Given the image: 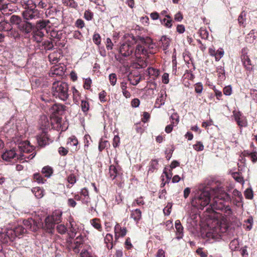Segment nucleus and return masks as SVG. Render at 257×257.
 Returning a JSON list of instances; mask_svg holds the SVG:
<instances>
[{
    "label": "nucleus",
    "mask_w": 257,
    "mask_h": 257,
    "mask_svg": "<svg viewBox=\"0 0 257 257\" xmlns=\"http://www.w3.org/2000/svg\"><path fill=\"white\" fill-rule=\"evenodd\" d=\"M148 71L149 75L151 76H153L156 77L159 75V71L158 69H155L153 67L148 68Z\"/></svg>",
    "instance_id": "nucleus-51"
},
{
    "label": "nucleus",
    "mask_w": 257,
    "mask_h": 257,
    "mask_svg": "<svg viewBox=\"0 0 257 257\" xmlns=\"http://www.w3.org/2000/svg\"><path fill=\"white\" fill-rule=\"evenodd\" d=\"M216 55H215V59L216 61H218L224 55V50L222 48H219L216 51Z\"/></svg>",
    "instance_id": "nucleus-54"
},
{
    "label": "nucleus",
    "mask_w": 257,
    "mask_h": 257,
    "mask_svg": "<svg viewBox=\"0 0 257 257\" xmlns=\"http://www.w3.org/2000/svg\"><path fill=\"white\" fill-rule=\"evenodd\" d=\"M42 49L51 50L53 48L54 45L51 41L46 40L42 42Z\"/></svg>",
    "instance_id": "nucleus-41"
},
{
    "label": "nucleus",
    "mask_w": 257,
    "mask_h": 257,
    "mask_svg": "<svg viewBox=\"0 0 257 257\" xmlns=\"http://www.w3.org/2000/svg\"><path fill=\"white\" fill-rule=\"evenodd\" d=\"M36 140L39 146L41 147H44L53 142V140L49 139L48 134L44 131L37 136Z\"/></svg>",
    "instance_id": "nucleus-11"
},
{
    "label": "nucleus",
    "mask_w": 257,
    "mask_h": 257,
    "mask_svg": "<svg viewBox=\"0 0 257 257\" xmlns=\"http://www.w3.org/2000/svg\"><path fill=\"white\" fill-rule=\"evenodd\" d=\"M33 4L40 9H46L52 7L50 0H32Z\"/></svg>",
    "instance_id": "nucleus-18"
},
{
    "label": "nucleus",
    "mask_w": 257,
    "mask_h": 257,
    "mask_svg": "<svg viewBox=\"0 0 257 257\" xmlns=\"http://www.w3.org/2000/svg\"><path fill=\"white\" fill-rule=\"evenodd\" d=\"M199 33L202 39H207L208 38L209 33L205 28H201L199 30Z\"/></svg>",
    "instance_id": "nucleus-48"
},
{
    "label": "nucleus",
    "mask_w": 257,
    "mask_h": 257,
    "mask_svg": "<svg viewBox=\"0 0 257 257\" xmlns=\"http://www.w3.org/2000/svg\"><path fill=\"white\" fill-rule=\"evenodd\" d=\"M93 42L97 45H99L101 43V37L99 34L95 33L92 38Z\"/></svg>",
    "instance_id": "nucleus-55"
},
{
    "label": "nucleus",
    "mask_w": 257,
    "mask_h": 257,
    "mask_svg": "<svg viewBox=\"0 0 257 257\" xmlns=\"http://www.w3.org/2000/svg\"><path fill=\"white\" fill-rule=\"evenodd\" d=\"M165 18L164 19H161L160 18V22L161 24L163 25H164L165 27L168 28H171L172 26V20L171 19V17L169 15H166Z\"/></svg>",
    "instance_id": "nucleus-32"
},
{
    "label": "nucleus",
    "mask_w": 257,
    "mask_h": 257,
    "mask_svg": "<svg viewBox=\"0 0 257 257\" xmlns=\"http://www.w3.org/2000/svg\"><path fill=\"white\" fill-rule=\"evenodd\" d=\"M56 223L53 221L52 217L48 216L45 219V224H42V226L49 233H53Z\"/></svg>",
    "instance_id": "nucleus-15"
},
{
    "label": "nucleus",
    "mask_w": 257,
    "mask_h": 257,
    "mask_svg": "<svg viewBox=\"0 0 257 257\" xmlns=\"http://www.w3.org/2000/svg\"><path fill=\"white\" fill-rule=\"evenodd\" d=\"M7 35L8 37L13 38L15 40L19 39L20 38V34L19 32L15 29H11L7 30Z\"/></svg>",
    "instance_id": "nucleus-36"
},
{
    "label": "nucleus",
    "mask_w": 257,
    "mask_h": 257,
    "mask_svg": "<svg viewBox=\"0 0 257 257\" xmlns=\"http://www.w3.org/2000/svg\"><path fill=\"white\" fill-rule=\"evenodd\" d=\"M171 40L166 36H163L160 40V45L163 50H166L170 46Z\"/></svg>",
    "instance_id": "nucleus-29"
},
{
    "label": "nucleus",
    "mask_w": 257,
    "mask_h": 257,
    "mask_svg": "<svg viewBox=\"0 0 257 257\" xmlns=\"http://www.w3.org/2000/svg\"><path fill=\"white\" fill-rule=\"evenodd\" d=\"M39 123L41 124L42 126L44 127H48L49 124L48 119L45 115H42L41 116Z\"/></svg>",
    "instance_id": "nucleus-52"
},
{
    "label": "nucleus",
    "mask_w": 257,
    "mask_h": 257,
    "mask_svg": "<svg viewBox=\"0 0 257 257\" xmlns=\"http://www.w3.org/2000/svg\"><path fill=\"white\" fill-rule=\"evenodd\" d=\"M62 55L60 52L55 51L49 55L48 58L49 61L53 64H55L59 62L60 58L62 57Z\"/></svg>",
    "instance_id": "nucleus-26"
},
{
    "label": "nucleus",
    "mask_w": 257,
    "mask_h": 257,
    "mask_svg": "<svg viewBox=\"0 0 257 257\" xmlns=\"http://www.w3.org/2000/svg\"><path fill=\"white\" fill-rule=\"evenodd\" d=\"M241 61L243 63L244 66L248 70L252 69V66L251 61L248 58V56L245 54H243L241 57Z\"/></svg>",
    "instance_id": "nucleus-30"
},
{
    "label": "nucleus",
    "mask_w": 257,
    "mask_h": 257,
    "mask_svg": "<svg viewBox=\"0 0 257 257\" xmlns=\"http://www.w3.org/2000/svg\"><path fill=\"white\" fill-rule=\"evenodd\" d=\"M62 3L71 8L76 9L78 8V4L74 0H62Z\"/></svg>",
    "instance_id": "nucleus-39"
},
{
    "label": "nucleus",
    "mask_w": 257,
    "mask_h": 257,
    "mask_svg": "<svg viewBox=\"0 0 257 257\" xmlns=\"http://www.w3.org/2000/svg\"><path fill=\"white\" fill-rule=\"evenodd\" d=\"M109 79L111 85L112 86L115 85L117 80L116 75L115 73H111L109 74Z\"/></svg>",
    "instance_id": "nucleus-57"
},
{
    "label": "nucleus",
    "mask_w": 257,
    "mask_h": 257,
    "mask_svg": "<svg viewBox=\"0 0 257 257\" xmlns=\"http://www.w3.org/2000/svg\"><path fill=\"white\" fill-rule=\"evenodd\" d=\"M134 47L128 43H124L121 45L119 48V53L123 57H128L132 54Z\"/></svg>",
    "instance_id": "nucleus-13"
},
{
    "label": "nucleus",
    "mask_w": 257,
    "mask_h": 257,
    "mask_svg": "<svg viewBox=\"0 0 257 257\" xmlns=\"http://www.w3.org/2000/svg\"><path fill=\"white\" fill-rule=\"evenodd\" d=\"M56 230L59 233L63 234H65L67 232V228L65 226V225L61 224H58L57 226Z\"/></svg>",
    "instance_id": "nucleus-50"
},
{
    "label": "nucleus",
    "mask_w": 257,
    "mask_h": 257,
    "mask_svg": "<svg viewBox=\"0 0 257 257\" xmlns=\"http://www.w3.org/2000/svg\"><path fill=\"white\" fill-rule=\"evenodd\" d=\"M120 173V168L113 165H110L109 169V174L110 178L114 180Z\"/></svg>",
    "instance_id": "nucleus-24"
},
{
    "label": "nucleus",
    "mask_w": 257,
    "mask_h": 257,
    "mask_svg": "<svg viewBox=\"0 0 257 257\" xmlns=\"http://www.w3.org/2000/svg\"><path fill=\"white\" fill-rule=\"evenodd\" d=\"M192 205L198 209L202 210L210 202L206 209L208 212L223 213L226 217H230L232 210L228 204L231 201L230 196L221 186L210 188L200 185L194 192Z\"/></svg>",
    "instance_id": "nucleus-1"
},
{
    "label": "nucleus",
    "mask_w": 257,
    "mask_h": 257,
    "mask_svg": "<svg viewBox=\"0 0 257 257\" xmlns=\"http://www.w3.org/2000/svg\"><path fill=\"white\" fill-rule=\"evenodd\" d=\"M233 116L235 120L240 127H246L247 125V121L246 117L240 111H233Z\"/></svg>",
    "instance_id": "nucleus-14"
},
{
    "label": "nucleus",
    "mask_w": 257,
    "mask_h": 257,
    "mask_svg": "<svg viewBox=\"0 0 257 257\" xmlns=\"http://www.w3.org/2000/svg\"><path fill=\"white\" fill-rule=\"evenodd\" d=\"M108 143L107 141H103L101 140L99 143L98 149L100 152H101L107 146Z\"/></svg>",
    "instance_id": "nucleus-59"
},
{
    "label": "nucleus",
    "mask_w": 257,
    "mask_h": 257,
    "mask_svg": "<svg viewBox=\"0 0 257 257\" xmlns=\"http://www.w3.org/2000/svg\"><path fill=\"white\" fill-rule=\"evenodd\" d=\"M175 226L176 229V238L178 240H180L183 236V227L179 220H176Z\"/></svg>",
    "instance_id": "nucleus-23"
},
{
    "label": "nucleus",
    "mask_w": 257,
    "mask_h": 257,
    "mask_svg": "<svg viewBox=\"0 0 257 257\" xmlns=\"http://www.w3.org/2000/svg\"><path fill=\"white\" fill-rule=\"evenodd\" d=\"M62 212L60 210H56L53 212L52 214L50 216L53 219V221L56 223H59L62 221Z\"/></svg>",
    "instance_id": "nucleus-28"
},
{
    "label": "nucleus",
    "mask_w": 257,
    "mask_h": 257,
    "mask_svg": "<svg viewBox=\"0 0 257 257\" xmlns=\"http://www.w3.org/2000/svg\"><path fill=\"white\" fill-rule=\"evenodd\" d=\"M66 108V106L60 103L53 104L51 107V112L55 115H62Z\"/></svg>",
    "instance_id": "nucleus-19"
},
{
    "label": "nucleus",
    "mask_w": 257,
    "mask_h": 257,
    "mask_svg": "<svg viewBox=\"0 0 257 257\" xmlns=\"http://www.w3.org/2000/svg\"><path fill=\"white\" fill-rule=\"evenodd\" d=\"M93 14L89 10H86L84 12V18L87 21H90L92 19Z\"/></svg>",
    "instance_id": "nucleus-58"
},
{
    "label": "nucleus",
    "mask_w": 257,
    "mask_h": 257,
    "mask_svg": "<svg viewBox=\"0 0 257 257\" xmlns=\"http://www.w3.org/2000/svg\"><path fill=\"white\" fill-rule=\"evenodd\" d=\"M257 38V32L252 30L245 37V41L248 43H253Z\"/></svg>",
    "instance_id": "nucleus-31"
},
{
    "label": "nucleus",
    "mask_w": 257,
    "mask_h": 257,
    "mask_svg": "<svg viewBox=\"0 0 257 257\" xmlns=\"http://www.w3.org/2000/svg\"><path fill=\"white\" fill-rule=\"evenodd\" d=\"M75 198H69L67 200V205L69 207H75L77 204Z\"/></svg>",
    "instance_id": "nucleus-64"
},
{
    "label": "nucleus",
    "mask_w": 257,
    "mask_h": 257,
    "mask_svg": "<svg viewBox=\"0 0 257 257\" xmlns=\"http://www.w3.org/2000/svg\"><path fill=\"white\" fill-rule=\"evenodd\" d=\"M74 198L77 201H81L84 204H88L90 202L88 190L85 188L81 190L80 194H75Z\"/></svg>",
    "instance_id": "nucleus-10"
},
{
    "label": "nucleus",
    "mask_w": 257,
    "mask_h": 257,
    "mask_svg": "<svg viewBox=\"0 0 257 257\" xmlns=\"http://www.w3.org/2000/svg\"><path fill=\"white\" fill-rule=\"evenodd\" d=\"M141 43L145 46L146 48L148 50V52H151V50L154 48L155 45L153 42V40L150 37L142 38L141 39Z\"/></svg>",
    "instance_id": "nucleus-21"
},
{
    "label": "nucleus",
    "mask_w": 257,
    "mask_h": 257,
    "mask_svg": "<svg viewBox=\"0 0 257 257\" xmlns=\"http://www.w3.org/2000/svg\"><path fill=\"white\" fill-rule=\"evenodd\" d=\"M91 224L93 227L96 229L100 231L101 229V226L98 219L95 218L91 220Z\"/></svg>",
    "instance_id": "nucleus-49"
},
{
    "label": "nucleus",
    "mask_w": 257,
    "mask_h": 257,
    "mask_svg": "<svg viewBox=\"0 0 257 257\" xmlns=\"http://www.w3.org/2000/svg\"><path fill=\"white\" fill-rule=\"evenodd\" d=\"M239 247V241L237 239H234L229 243V247L232 251L237 250Z\"/></svg>",
    "instance_id": "nucleus-44"
},
{
    "label": "nucleus",
    "mask_w": 257,
    "mask_h": 257,
    "mask_svg": "<svg viewBox=\"0 0 257 257\" xmlns=\"http://www.w3.org/2000/svg\"><path fill=\"white\" fill-rule=\"evenodd\" d=\"M167 97L166 92L161 91L159 93V97L156 99V103L158 104L159 106L165 104V101Z\"/></svg>",
    "instance_id": "nucleus-33"
},
{
    "label": "nucleus",
    "mask_w": 257,
    "mask_h": 257,
    "mask_svg": "<svg viewBox=\"0 0 257 257\" xmlns=\"http://www.w3.org/2000/svg\"><path fill=\"white\" fill-rule=\"evenodd\" d=\"M16 148H13L10 150H6L2 155L3 159L7 162H10L12 160L18 158Z\"/></svg>",
    "instance_id": "nucleus-12"
},
{
    "label": "nucleus",
    "mask_w": 257,
    "mask_h": 257,
    "mask_svg": "<svg viewBox=\"0 0 257 257\" xmlns=\"http://www.w3.org/2000/svg\"><path fill=\"white\" fill-rule=\"evenodd\" d=\"M44 36V32L41 30H35L33 32V38L37 43H40L42 41Z\"/></svg>",
    "instance_id": "nucleus-27"
},
{
    "label": "nucleus",
    "mask_w": 257,
    "mask_h": 257,
    "mask_svg": "<svg viewBox=\"0 0 257 257\" xmlns=\"http://www.w3.org/2000/svg\"><path fill=\"white\" fill-rule=\"evenodd\" d=\"M51 36L58 39L60 40L61 39V36L62 33L61 31H52L51 33Z\"/></svg>",
    "instance_id": "nucleus-61"
},
{
    "label": "nucleus",
    "mask_w": 257,
    "mask_h": 257,
    "mask_svg": "<svg viewBox=\"0 0 257 257\" xmlns=\"http://www.w3.org/2000/svg\"><path fill=\"white\" fill-rule=\"evenodd\" d=\"M247 154L250 157L252 163H255L257 161V152L247 153Z\"/></svg>",
    "instance_id": "nucleus-63"
},
{
    "label": "nucleus",
    "mask_w": 257,
    "mask_h": 257,
    "mask_svg": "<svg viewBox=\"0 0 257 257\" xmlns=\"http://www.w3.org/2000/svg\"><path fill=\"white\" fill-rule=\"evenodd\" d=\"M42 173L45 175L46 177L49 178L51 176L53 173V170L49 166H45L43 168L42 170Z\"/></svg>",
    "instance_id": "nucleus-43"
},
{
    "label": "nucleus",
    "mask_w": 257,
    "mask_h": 257,
    "mask_svg": "<svg viewBox=\"0 0 257 257\" xmlns=\"http://www.w3.org/2000/svg\"><path fill=\"white\" fill-rule=\"evenodd\" d=\"M246 13L245 11H243L240 14L237 19L239 26H242V27H245L246 25Z\"/></svg>",
    "instance_id": "nucleus-34"
},
{
    "label": "nucleus",
    "mask_w": 257,
    "mask_h": 257,
    "mask_svg": "<svg viewBox=\"0 0 257 257\" xmlns=\"http://www.w3.org/2000/svg\"><path fill=\"white\" fill-rule=\"evenodd\" d=\"M11 126V123L9 122L4 127V131L8 134V137L14 139L15 137L18 136L19 135L24 134V131L22 133H19V131H21L22 130H19L17 124L14 125L12 128Z\"/></svg>",
    "instance_id": "nucleus-9"
},
{
    "label": "nucleus",
    "mask_w": 257,
    "mask_h": 257,
    "mask_svg": "<svg viewBox=\"0 0 257 257\" xmlns=\"http://www.w3.org/2000/svg\"><path fill=\"white\" fill-rule=\"evenodd\" d=\"M48 23H49V21L48 20H40L37 21L36 25V29H40L42 31L43 29L46 28Z\"/></svg>",
    "instance_id": "nucleus-37"
},
{
    "label": "nucleus",
    "mask_w": 257,
    "mask_h": 257,
    "mask_svg": "<svg viewBox=\"0 0 257 257\" xmlns=\"http://www.w3.org/2000/svg\"><path fill=\"white\" fill-rule=\"evenodd\" d=\"M52 93L56 98L65 101L68 97V85L67 83L57 81L53 83L52 87Z\"/></svg>",
    "instance_id": "nucleus-3"
},
{
    "label": "nucleus",
    "mask_w": 257,
    "mask_h": 257,
    "mask_svg": "<svg viewBox=\"0 0 257 257\" xmlns=\"http://www.w3.org/2000/svg\"><path fill=\"white\" fill-rule=\"evenodd\" d=\"M159 168L158 161L156 159L152 160L148 166V174H152L157 171Z\"/></svg>",
    "instance_id": "nucleus-25"
},
{
    "label": "nucleus",
    "mask_w": 257,
    "mask_h": 257,
    "mask_svg": "<svg viewBox=\"0 0 257 257\" xmlns=\"http://www.w3.org/2000/svg\"><path fill=\"white\" fill-rule=\"evenodd\" d=\"M65 70V67L57 66L51 69L49 75L52 77H55V76L61 77L64 74Z\"/></svg>",
    "instance_id": "nucleus-17"
},
{
    "label": "nucleus",
    "mask_w": 257,
    "mask_h": 257,
    "mask_svg": "<svg viewBox=\"0 0 257 257\" xmlns=\"http://www.w3.org/2000/svg\"><path fill=\"white\" fill-rule=\"evenodd\" d=\"M34 27V25H32V23L25 20L19 25L18 29L25 36V37H27L31 33Z\"/></svg>",
    "instance_id": "nucleus-8"
},
{
    "label": "nucleus",
    "mask_w": 257,
    "mask_h": 257,
    "mask_svg": "<svg viewBox=\"0 0 257 257\" xmlns=\"http://www.w3.org/2000/svg\"><path fill=\"white\" fill-rule=\"evenodd\" d=\"M34 179L37 181L38 183H44L46 180L42 177V176L39 173H35L33 175Z\"/></svg>",
    "instance_id": "nucleus-53"
},
{
    "label": "nucleus",
    "mask_w": 257,
    "mask_h": 257,
    "mask_svg": "<svg viewBox=\"0 0 257 257\" xmlns=\"http://www.w3.org/2000/svg\"><path fill=\"white\" fill-rule=\"evenodd\" d=\"M193 148L197 151H201L204 149V146L200 142H198L193 145Z\"/></svg>",
    "instance_id": "nucleus-60"
},
{
    "label": "nucleus",
    "mask_w": 257,
    "mask_h": 257,
    "mask_svg": "<svg viewBox=\"0 0 257 257\" xmlns=\"http://www.w3.org/2000/svg\"><path fill=\"white\" fill-rule=\"evenodd\" d=\"M223 93L225 95H230L232 93V88L230 85L226 86L223 88Z\"/></svg>",
    "instance_id": "nucleus-62"
},
{
    "label": "nucleus",
    "mask_w": 257,
    "mask_h": 257,
    "mask_svg": "<svg viewBox=\"0 0 257 257\" xmlns=\"http://www.w3.org/2000/svg\"><path fill=\"white\" fill-rule=\"evenodd\" d=\"M73 99L75 103H78L80 100V93L74 87H72Z\"/></svg>",
    "instance_id": "nucleus-46"
},
{
    "label": "nucleus",
    "mask_w": 257,
    "mask_h": 257,
    "mask_svg": "<svg viewBox=\"0 0 257 257\" xmlns=\"http://www.w3.org/2000/svg\"><path fill=\"white\" fill-rule=\"evenodd\" d=\"M10 229L13 231V236H14V240L17 237H19L20 235H23V234L27 232V229H25L24 227L22 225H18L15 227L14 228H10Z\"/></svg>",
    "instance_id": "nucleus-20"
},
{
    "label": "nucleus",
    "mask_w": 257,
    "mask_h": 257,
    "mask_svg": "<svg viewBox=\"0 0 257 257\" xmlns=\"http://www.w3.org/2000/svg\"><path fill=\"white\" fill-rule=\"evenodd\" d=\"M148 50L142 43L137 45L135 52V55L136 58H140L142 55L148 56Z\"/></svg>",
    "instance_id": "nucleus-16"
},
{
    "label": "nucleus",
    "mask_w": 257,
    "mask_h": 257,
    "mask_svg": "<svg viewBox=\"0 0 257 257\" xmlns=\"http://www.w3.org/2000/svg\"><path fill=\"white\" fill-rule=\"evenodd\" d=\"M131 216L136 222H138L141 218L142 212L139 209H135L132 211Z\"/></svg>",
    "instance_id": "nucleus-35"
},
{
    "label": "nucleus",
    "mask_w": 257,
    "mask_h": 257,
    "mask_svg": "<svg viewBox=\"0 0 257 257\" xmlns=\"http://www.w3.org/2000/svg\"><path fill=\"white\" fill-rule=\"evenodd\" d=\"M171 119V123L174 125H177L179 122V116L178 114L176 112H173L170 116Z\"/></svg>",
    "instance_id": "nucleus-45"
},
{
    "label": "nucleus",
    "mask_w": 257,
    "mask_h": 257,
    "mask_svg": "<svg viewBox=\"0 0 257 257\" xmlns=\"http://www.w3.org/2000/svg\"><path fill=\"white\" fill-rule=\"evenodd\" d=\"M33 3L32 0L21 2L25 9L22 13L23 17L27 21L36 20L40 17V12L36 9V6L33 4Z\"/></svg>",
    "instance_id": "nucleus-4"
},
{
    "label": "nucleus",
    "mask_w": 257,
    "mask_h": 257,
    "mask_svg": "<svg viewBox=\"0 0 257 257\" xmlns=\"http://www.w3.org/2000/svg\"><path fill=\"white\" fill-rule=\"evenodd\" d=\"M69 231L68 232L69 238L67 240V247L69 250H73L75 253H78L80 251V247H81L83 243V236L82 235H79L74 241L72 240L76 235L78 230V227L75 222L73 221H70Z\"/></svg>",
    "instance_id": "nucleus-2"
},
{
    "label": "nucleus",
    "mask_w": 257,
    "mask_h": 257,
    "mask_svg": "<svg viewBox=\"0 0 257 257\" xmlns=\"http://www.w3.org/2000/svg\"><path fill=\"white\" fill-rule=\"evenodd\" d=\"M32 191L37 198H41L44 196V190L39 187L33 188Z\"/></svg>",
    "instance_id": "nucleus-38"
},
{
    "label": "nucleus",
    "mask_w": 257,
    "mask_h": 257,
    "mask_svg": "<svg viewBox=\"0 0 257 257\" xmlns=\"http://www.w3.org/2000/svg\"><path fill=\"white\" fill-rule=\"evenodd\" d=\"M3 14L9 15L13 13L16 12L17 9L12 8V5L9 4H4L1 8Z\"/></svg>",
    "instance_id": "nucleus-22"
},
{
    "label": "nucleus",
    "mask_w": 257,
    "mask_h": 257,
    "mask_svg": "<svg viewBox=\"0 0 257 257\" xmlns=\"http://www.w3.org/2000/svg\"><path fill=\"white\" fill-rule=\"evenodd\" d=\"M13 231L10 228L3 229L0 232V242L2 243H8L14 241Z\"/></svg>",
    "instance_id": "nucleus-7"
},
{
    "label": "nucleus",
    "mask_w": 257,
    "mask_h": 257,
    "mask_svg": "<svg viewBox=\"0 0 257 257\" xmlns=\"http://www.w3.org/2000/svg\"><path fill=\"white\" fill-rule=\"evenodd\" d=\"M23 21L20 17L16 15H13L10 18V22L13 25H17L18 27Z\"/></svg>",
    "instance_id": "nucleus-42"
},
{
    "label": "nucleus",
    "mask_w": 257,
    "mask_h": 257,
    "mask_svg": "<svg viewBox=\"0 0 257 257\" xmlns=\"http://www.w3.org/2000/svg\"><path fill=\"white\" fill-rule=\"evenodd\" d=\"M81 107L82 111L84 113H87L89 109V104L88 102L85 100H81Z\"/></svg>",
    "instance_id": "nucleus-47"
},
{
    "label": "nucleus",
    "mask_w": 257,
    "mask_h": 257,
    "mask_svg": "<svg viewBox=\"0 0 257 257\" xmlns=\"http://www.w3.org/2000/svg\"><path fill=\"white\" fill-rule=\"evenodd\" d=\"M23 224L25 228L32 231H36L38 229L41 228L42 225L41 222L37 221L32 218L23 220Z\"/></svg>",
    "instance_id": "nucleus-6"
},
{
    "label": "nucleus",
    "mask_w": 257,
    "mask_h": 257,
    "mask_svg": "<svg viewBox=\"0 0 257 257\" xmlns=\"http://www.w3.org/2000/svg\"><path fill=\"white\" fill-rule=\"evenodd\" d=\"M216 72L218 77L220 80H224L225 79V70L222 66H218L216 68Z\"/></svg>",
    "instance_id": "nucleus-40"
},
{
    "label": "nucleus",
    "mask_w": 257,
    "mask_h": 257,
    "mask_svg": "<svg viewBox=\"0 0 257 257\" xmlns=\"http://www.w3.org/2000/svg\"><path fill=\"white\" fill-rule=\"evenodd\" d=\"M78 144L77 139L75 137H71L69 139L68 145L70 146H76Z\"/></svg>",
    "instance_id": "nucleus-56"
},
{
    "label": "nucleus",
    "mask_w": 257,
    "mask_h": 257,
    "mask_svg": "<svg viewBox=\"0 0 257 257\" xmlns=\"http://www.w3.org/2000/svg\"><path fill=\"white\" fill-rule=\"evenodd\" d=\"M14 141L18 145L21 160L27 161L26 159L31 160L35 156L36 152L34 151V147L31 146L28 141L19 142V140L17 141L14 140Z\"/></svg>",
    "instance_id": "nucleus-5"
}]
</instances>
